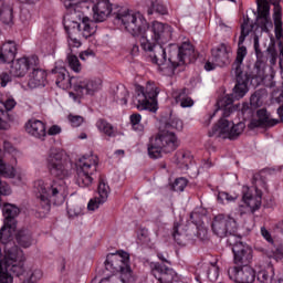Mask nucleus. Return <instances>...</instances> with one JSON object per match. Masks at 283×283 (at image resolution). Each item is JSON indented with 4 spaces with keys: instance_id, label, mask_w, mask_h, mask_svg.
Listing matches in <instances>:
<instances>
[{
    "instance_id": "51",
    "label": "nucleus",
    "mask_w": 283,
    "mask_h": 283,
    "mask_svg": "<svg viewBox=\"0 0 283 283\" xmlns=\"http://www.w3.org/2000/svg\"><path fill=\"white\" fill-rule=\"evenodd\" d=\"M172 238L179 244V247H185V241L182 240L185 235L178 233V227H174Z\"/></svg>"
},
{
    "instance_id": "12",
    "label": "nucleus",
    "mask_w": 283,
    "mask_h": 283,
    "mask_svg": "<svg viewBox=\"0 0 283 283\" xmlns=\"http://www.w3.org/2000/svg\"><path fill=\"white\" fill-rule=\"evenodd\" d=\"M212 231L218 238H228V244L240 240L238 235V221L231 214H218L212 221Z\"/></svg>"
},
{
    "instance_id": "32",
    "label": "nucleus",
    "mask_w": 283,
    "mask_h": 283,
    "mask_svg": "<svg viewBox=\"0 0 283 283\" xmlns=\"http://www.w3.org/2000/svg\"><path fill=\"white\" fill-rule=\"evenodd\" d=\"M96 127L101 134H104L108 138H116L118 134L114 125L102 118L96 122Z\"/></svg>"
},
{
    "instance_id": "8",
    "label": "nucleus",
    "mask_w": 283,
    "mask_h": 283,
    "mask_svg": "<svg viewBox=\"0 0 283 283\" xmlns=\"http://www.w3.org/2000/svg\"><path fill=\"white\" fill-rule=\"evenodd\" d=\"M117 23L123 30L133 36L143 39L147 30V19L140 12H135L129 9H120L115 17Z\"/></svg>"
},
{
    "instance_id": "31",
    "label": "nucleus",
    "mask_w": 283,
    "mask_h": 283,
    "mask_svg": "<svg viewBox=\"0 0 283 283\" xmlns=\"http://www.w3.org/2000/svg\"><path fill=\"white\" fill-rule=\"evenodd\" d=\"M233 98L238 97H235V95H233L232 93V95H226L222 99L218 102L219 109L223 112V118L231 116V113L233 112Z\"/></svg>"
},
{
    "instance_id": "58",
    "label": "nucleus",
    "mask_w": 283,
    "mask_h": 283,
    "mask_svg": "<svg viewBox=\"0 0 283 283\" xmlns=\"http://www.w3.org/2000/svg\"><path fill=\"white\" fill-rule=\"evenodd\" d=\"M88 56H94V52L93 51H84L80 54V59L82 61H85L86 59H88Z\"/></svg>"
},
{
    "instance_id": "4",
    "label": "nucleus",
    "mask_w": 283,
    "mask_h": 283,
    "mask_svg": "<svg viewBox=\"0 0 283 283\" xmlns=\"http://www.w3.org/2000/svg\"><path fill=\"white\" fill-rule=\"evenodd\" d=\"M174 29L171 25L154 21L150 25L147 22V29L143 39H140L142 49L149 52V59L155 65L167 63V48L163 46L171 41Z\"/></svg>"
},
{
    "instance_id": "10",
    "label": "nucleus",
    "mask_w": 283,
    "mask_h": 283,
    "mask_svg": "<svg viewBox=\"0 0 283 283\" xmlns=\"http://www.w3.org/2000/svg\"><path fill=\"white\" fill-rule=\"evenodd\" d=\"M98 169V156L91 154L82 156L76 164V185L85 188L94 182V176Z\"/></svg>"
},
{
    "instance_id": "36",
    "label": "nucleus",
    "mask_w": 283,
    "mask_h": 283,
    "mask_svg": "<svg viewBox=\"0 0 283 283\" xmlns=\"http://www.w3.org/2000/svg\"><path fill=\"white\" fill-rule=\"evenodd\" d=\"M146 6L149 7L148 14H154V12L157 14H167V7L158 0H146Z\"/></svg>"
},
{
    "instance_id": "3",
    "label": "nucleus",
    "mask_w": 283,
    "mask_h": 283,
    "mask_svg": "<svg viewBox=\"0 0 283 283\" xmlns=\"http://www.w3.org/2000/svg\"><path fill=\"white\" fill-rule=\"evenodd\" d=\"M67 12L64 15L63 25L67 34L69 48H81V36L90 39L96 34V22L88 19L78 8H90V0H61Z\"/></svg>"
},
{
    "instance_id": "60",
    "label": "nucleus",
    "mask_w": 283,
    "mask_h": 283,
    "mask_svg": "<svg viewBox=\"0 0 283 283\" xmlns=\"http://www.w3.org/2000/svg\"><path fill=\"white\" fill-rule=\"evenodd\" d=\"M138 52H140V48L137 44H134L130 50L132 56H138Z\"/></svg>"
},
{
    "instance_id": "57",
    "label": "nucleus",
    "mask_w": 283,
    "mask_h": 283,
    "mask_svg": "<svg viewBox=\"0 0 283 283\" xmlns=\"http://www.w3.org/2000/svg\"><path fill=\"white\" fill-rule=\"evenodd\" d=\"M170 127H172V129H177V132H181L184 124L180 119L175 118L171 120Z\"/></svg>"
},
{
    "instance_id": "33",
    "label": "nucleus",
    "mask_w": 283,
    "mask_h": 283,
    "mask_svg": "<svg viewBox=\"0 0 283 283\" xmlns=\"http://www.w3.org/2000/svg\"><path fill=\"white\" fill-rule=\"evenodd\" d=\"M172 98H175L176 103L180 104V107H193V99L187 96V88L175 91Z\"/></svg>"
},
{
    "instance_id": "54",
    "label": "nucleus",
    "mask_w": 283,
    "mask_h": 283,
    "mask_svg": "<svg viewBox=\"0 0 283 283\" xmlns=\"http://www.w3.org/2000/svg\"><path fill=\"white\" fill-rule=\"evenodd\" d=\"M261 235L262 238H264V240H266V242L273 244V237L271 235V232L266 228H261Z\"/></svg>"
},
{
    "instance_id": "43",
    "label": "nucleus",
    "mask_w": 283,
    "mask_h": 283,
    "mask_svg": "<svg viewBox=\"0 0 283 283\" xmlns=\"http://www.w3.org/2000/svg\"><path fill=\"white\" fill-rule=\"evenodd\" d=\"M67 120L71 127H81L85 123V118L80 115L69 114Z\"/></svg>"
},
{
    "instance_id": "59",
    "label": "nucleus",
    "mask_w": 283,
    "mask_h": 283,
    "mask_svg": "<svg viewBox=\"0 0 283 283\" xmlns=\"http://www.w3.org/2000/svg\"><path fill=\"white\" fill-rule=\"evenodd\" d=\"M270 56H277V50H275V44H272L268 48Z\"/></svg>"
},
{
    "instance_id": "16",
    "label": "nucleus",
    "mask_w": 283,
    "mask_h": 283,
    "mask_svg": "<svg viewBox=\"0 0 283 283\" xmlns=\"http://www.w3.org/2000/svg\"><path fill=\"white\" fill-rule=\"evenodd\" d=\"M228 276L235 283H253L255 282L256 272L249 264L232 265L228 269Z\"/></svg>"
},
{
    "instance_id": "25",
    "label": "nucleus",
    "mask_w": 283,
    "mask_h": 283,
    "mask_svg": "<svg viewBox=\"0 0 283 283\" xmlns=\"http://www.w3.org/2000/svg\"><path fill=\"white\" fill-rule=\"evenodd\" d=\"M46 82L48 71L39 67V65L31 67V71H29V87H31L32 90H34L35 87H45Z\"/></svg>"
},
{
    "instance_id": "26",
    "label": "nucleus",
    "mask_w": 283,
    "mask_h": 283,
    "mask_svg": "<svg viewBox=\"0 0 283 283\" xmlns=\"http://www.w3.org/2000/svg\"><path fill=\"white\" fill-rule=\"evenodd\" d=\"M92 10L94 21L103 23V21L112 14V4L109 0H97V2L93 4Z\"/></svg>"
},
{
    "instance_id": "15",
    "label": "nucleus",
    "mask_w": 283,
    "mask_h": 283,
    "mask_svg": "<svg viewBox=\"0 0 283 283\" xmlns=\"http://www.w3.org/2000/svg\"><path fill=\"white\" fill-rule=\"evenodd\" d=\"M247 126L244 123L240 122L237 125L233 122H229L224 118H221L218 124L209 132L210 137L216 138H229V140H235Z\"/></svg>"
},
{
    "instance_id": "29",
    "label": "nucleus",
    "mask_w": 283,
    "mask_h": 283,
    "mask_svg": "<svg viewBox=\"0 0 283 283\" xmlns=\"http://www.w3.org/2000/svg\"><path fill=\"white\" fill-rule=\"evenodd\" d=\"M17 56V43L8 41L0 48V63H12Z\"/></svg>"
},
{
    "instance_id": "61",
    "label": "nucleus",
    "mask_w": 283,
    "mask_h": 283,
    "mask_svg": "<svg viewBox=\"0 0 283 283\" xmlns=\"http://www.w3.org/2000/svg\"><path fill=\"white\" fill-rule=\"evenodd\" d=\"M254 50L256 54H260V39L254 36Z\"/></svg>"
},
{
    "instance_id": "38",
    "label": "nucleus",
    "mask_w": 283,
    "mask_h": 283,
    "mask_svg": "<svg viewBox=\"0 0 283 283\" xmlns=\"http://www.w3.org/2000/svg\"><path fill=\"white\" fill-rule=\"evenodd\" d=\"M190 231L188 235H189V240H196V238L198 240H207V228L205 226H193L192 228H190Z\"/></svg>"
},
{
    "instance_id": "63",
    "label": "nucleus",
    "mask_w": 283,
    "mask_h": 283,
    "mask_svg": "<svg viewBox=\"0 0 283 283\" xmlns=\"http://www.w3.org/2000/svg\"><path fill=\"white\" fill-rule=\"evenodd\" d=\"M270 63L271 65H275L277 63V56H271Z\"/></svg>"
},
{
    "instance_id": "35",
    "label": "nucleus",
    "mask_w": 283,
    "mask_h": 283,
    "mask_svg": "<svg viewBox=\"0 0 283 283\" xmlns=\"http://www.w3.org/2000/svg\"><path fill=\"white\" fill-rule=\"evenodd\" d=\"M0 19L6 25H10L13 19V8L11 4L3 3L0 7Z\"/></svg>"
},
{
    "instance_id": "9",
    "label": "nucleus",
    "mask_w": 283,
    "mask_h": 283,
    "mask_svg": "<svg viewBox=\"0 0 283 283\" xmlns=\"http://www.w3.org/2000/svg\"><path fill=\"white\" fill-rule=\"evenodd\" d=\"M105 269L113 275L119 273L118 280L120 283L134 282L132 268H129V253L125 251L108 254L105 261Z\"/></svg>"
},
{
    "instance_id": "1",
    "label": "nucleus",
    "mask_w": 283,
    "mask_h": 283,
    "mask_svg": "<svg viewBox=\"0 0 283 283\" xmlns=\"http://www.w3.org/2000/svg\"><path fill=\"white\" fill-rule=\"evenodd\" d=\"M46 169L54 180L34 182L35 205L43 211H49L52 205H63L67 198L65 180L72 176V161L65 157L63 150L52 148L45 158Z\"/></svg>"
},
{
    "instance_id": "44",
    "label": "nucleus",
    "mask_w": 283,
    "mask_h": 283,
    "mask_svg": "<svg viewBox=\"0 0 283 283\" xmlns=\"http://www.w3.org/2000/svg\"><path fill=\"white\" fill-rule=\"evenodd\" d=\"M268 76H265L263 69L256 66L255 74L252 77V82L254 81L256 85H262L264 81H266Z\"/></svg>"
},
{
    "instance_id": "19",
    "label": "nucleus",
    "mask_w": 283,
    "mask_h": 283,
    "mask_svg": "<svg viewBox=\"0 0 283 283\" xmlns=\"http://www.w3.org/2000/svg\"><path fill=\"white\" fill-rule=\"evenodd\" d=\"M229 63V51L227 45L221 44L220 46L212 49V59L205 64V70L211 72L214 67H224Z\"/></svg>"
},
{
    "instance_id": "21",
    "label": "nucleus",
    "mask_w": 283,
    "mask_h": 283,
    "mask_svg": "<svg viewBox=\"0 0 283 283\" xmlns=\"http://www.w3.org/2000/svg\"><path fill=\"white\" fill-rule=\"evenodd\" d=\"M150 271L160 283H174L179 282L176 279V272L169 268L160 265V263L151 262L150 263Z\"/></svg>"
},
{
    "instance_id": "6",
    "label": "nucleus",
    "mask_w": 283,
    "mask_h": 283,
    "mask_svg": "<svg viewBox=\"0 0 283 283\" xmlns=\"http://www.w3.org/2000/svg\"><path fill=\"white\" fill-rule=\"evenodd\" d=\"M271 4L274 6V25L276 39H282V7H280V0H256L258 17L256 25L261 28L263 32H266L273 23L271 22Z\"/></svg>"
},
{
    "instance_id": "41",
    "label": "nucleus",
    "mask_w": 283,
    "mask_h": 283,
    "mask_svg": "<svg viewBox=\"0 0 283 283\" xmlns=\"http://www.w3.org/2000/svg\"><path fill=\"white\" fill-rule=\"evenodd\" d=\"M66 59H67L69 66L73 72L78 74V72L83 70V66L81 65V61H78V56L74 54H69Z\"/></svg>"
},
{
    "instance_id": "55",
    "label": "nucleus",
    "mask_w": 283,
    "mask_h": 283,
    "mask_svg": "<svg viewBox=\"0 0 283 283\" xmlns=\"http://www.w3.org/2000/svg\"><path fill=\"white\" fill-rule=\"evenodd\" d=\"M10 81H12V77L8 73L0 74V85L1 87H6Z\"/></svg>"
},
{
    "instance_id": "40",
    "label": "nucleus",
    "mask_w": 283,
    "mask_h": 283,
    "mask_svg": "<svg viewBox=\"0 0 283 283\" xmlns=\"http://www.w3.org/2000/svg\"><path fill=\"white\" fill-rule=\"evenodd\" d=\"M129 120L134 132H138L139 134L144 132L145 126L140 124V122L143 120V116L140 114L130 115Z\"/></svg>"
},
{
    "instance_id": "20",
    "label": "nucleus",
    "mask_w": 283,
    "mask_h": 283,
    "mask_svg": "<svg viewBox=\"0 0 283 283\" xmlns=\"http://www.w3.org/2000/svg\"><path fill=\"white\" fill-rule=\"evenodd\" d=\"M232 72H234V75L237 76V84L233 87V96L238 101L244 98L247 92H249L248 80L242 78V62L235 60L232 64Z\"/></svg>"
},
{
    "instance_id": "46",
    "label": "nucleus",
    "mask_w": 283,
    "mask_h": 283,
    "mask_svg": "<svg viewBox=\"0 0 283 283\" xmlns=\"http://www.w3.org/2000/svg\"><path fill=\"white\" fill-rule=\"evenodd\" d=\"M188 182L189 181H187V179L184 177L177 178L172 184L174 191H185Z\"/></svg>"
},
{
    "instance_id": "14",
    "label": "nucleus",
    "mask_w": 283,
    "mask_h": 283,
    "mask_svg": "<svg viewBox=\"0 0 283 283\" xmlns=\"http://www.w3.org/2000/svg\"><path fill=\"white\" fill-rule=\"evenodd\" d=\"M103 88V80L94 77L91 80L77 77L73 84V92L69 93L70 98L78 101L83 96H94L96 92Z\"/></svg>"
},
{
    "instance_id": "48",
    "label": "nucleus",
    "mask_w": 283,
    "mask_h": 283,
    "mask_svg": "<svg viewBox=\"0 0 283 283\" xmlns=\"http://www.w3.org/2000/svg\"><path fill=\"white\" fill-rule=\"evenodd\" d=\"M247 46L243 45V43L240 44L239 42V48L237 50V59L238 63H243L245 56H247Z\"/></svg>"
},
{
    "instance_id": "42",
    "label": "nucleus",
    "mask_w": 283,
    "mask_h": 283,
    "mask_svg": "<svg viewBox=\"0 0 283 283\" xmlns=\"http://www.w3.org/2000/svg\"><path fill=\"white\" fill-rule=\"evenodd\" d=\"M217 200L221 205H229L238 200V195H230L229 192L220 191L218 193Z\"/></svg>"
},
{
    "instance_id": "18",
    "label": "nucleus",
    "mask_w": 283,
    "mask_h": 283,
    "mask_svg": "<svg viewBox=\"0 0 283 283\" xmlns=\"http://www.w3.org/2000/svg\"><path fill=\"white\" fill-rule=\"evenodd\" d=\"M241 240V239H240ZM240 240H234L230 247H232V253L234 255L235 264H249L253 260V249L248 244L242 243Z\"/></svg>"
},
{
    "instance_id": "28",
    "label": "nucleus",
    "mask_w": 283,
    "mask_h": 283,
    "mask_svg": "<svg viewBox=\"0 0 283 283\" xmlns=\"http://www.w3.org/2000/svg\"><path fill=\"white\" fill-rule=\"evenodd\" d=\"M14 107H17V101L12 97H9L6 102H0V129H10L8 112H12Z\"/></svg>"
},
{
    "instance_id": "52",
    "label": "nucleus",
    "mask_w": 283,
    "mask_h": 283,
    "mask_svg": "<svg viewBox=\"0 0 283 283\" xmlns=\"http://www.w3.org/2000/svg\"><path fill=\"white\" fill-rule=\"evenodd\" d=\"M269 258H273L274 260L280 261L283 260V251L280 248H275L272 252H270Z\"/></svg>"
},
{
    "instance_id": "50",
    "label": "nucleus",
    "mask_w": 283,
    "mask_h": 283,
    "mask_svg": "<svg viewBox=\"0 0 283 283\" xmlns=\"http://www.w3.org/2000/svg\"><path fill=\"white\" fill-rule=\"evenodd\" d=\"M250 105L252 109H258V107L262 106V97H260L259 93H254L253 95H251Z\"/></svg>"
},
{
    "instance_id": "11",
    "label": "nucleus",
    "mask_w": 283,
    "mask_h": 283,
    "mask_svg": "<svg viewBox=\"0 0 283 283\" xmlns=\"http://www.w3.org/2000/svg\"><path fill=\"white\" fill-rule=\"evenodd\" d=\"M253 188H244L242 200L251 211H258L262 207V189L268 191L269 186L266 185V178L264 177V171L255 174L253 177Z\"/></svg>"
},
{
    "instance_id": "62",
    "label": "nucleus",
    "mask_w": 283,
    "mask_h": 283,
    "mask_svg": "<svg viewBox=\"0 0 283 283\" xmlns=\"http://www.w3.org/2000/svg\"><path fill=\"white\" fill-rule=\"evenodd\" d=\"M275 229H277L282 235H283V220L282 221H279L276 224H275Z\"/></svg>"
},
{
    "instance_id": "39",
    "label": "nucleus",
    "mask_w": 283,
    "mask_h": 283,
    "mask_svg": "<svg viewBox=\"0 0 283 283\" xmlns=\"http://www.w3.org/2000/svg\"><path fill=\"white\" fill-rule=\"evenodd\" d=\"M253 32V22L249 19H245L241 24V35L239 36V43H244L247 36Z\"/></svg>"
},
{
    "instance_id": "45",
    "label": "nucleus",
    "mask_w": 283,
    "mask_h": 283,
    "mask_svg": "<svg viewBox=\"0 0 283 283\" xmlns=\"http://www.w3.org/2000/svg\"><path fill=\"white\" fill-rule=\"evenodd\" d=\"M176 157H177L178 165H187L191 160L189 153H187L185 150L177 151Z\"/></svg>"
},
{
    "instance_id": "27",
    "label": "nucleus",
    "mask_w": 283,
    "mask_h": 283,
    "mask_svg": "<svg viewBox=\"0 0 283 283\" xmlns=\"http://www.w3.org/2000/svg\"><path fill=\"white\" fill-rule=\"evenodd\" d=\"M256 116L258 119H251L249 124L250 129H255L258 127H274V125H277V123H280V120L277 119H271V116L265 108L259 109L256 112Z\"/></svg>"
},
{
    "instance_id": "17",
    "label": "nucleus",
    "mask_w": 283,
    "mask_h": 283,
    "mask_svg": "<svg viewBox=\"0 0 283 283\" xmlns=\"http://www.w3.org/2000/svg\"><path fill=\"white\" fill-rule=\"evenodd\" d=\"M39 65V56L31 55V56H23L15 61H12L10 74L11 76H15L21 78L31 72L32 67Z\"/></svg>"
},
{
    "instance_id": "30",
    "label": "nucleus",
    "mask_w": 283,
    "mask_h": 283,
    "mask_svg": "<svg viewBox=\"0 0 283 283\" xmlns=\"http://www.w3.org/2000/svg\"><path fill=\"white\" fill-rule=\"evenodd\" d=\"M256 280L260 283H283V279L275 282V269L273 265H268L266 268L261 269L256 273Z\"/></svg>"
},
{
    "instance_id": "37",
    "label": "nucleus",
    "mask_w": 283,
    "mask_h": 283,
    "mask_svg": "<svg viewBox=\"0 0 283 283\" xmlns=\"http://www.w3.org/2000/svg\"><path fill=\"white\" fill-rule=\"evenodd\" d=\"M17 170L14 166L7 164L3 158H1V150H0V176L3 178H14Z\"/></svg>"
},
{
    "instance_id": "23",
    "label": "nucleus",
    "mask_w": 283,
    "mask_h": 283,
    "mask_svg": "<svg viewBox=\"0 0 283 283\" xmlns=\"http://www.w3.org/2000/svg\"><path fill=\"white\" fill-rule=\"evenodd\" d=\"M25 132L29 136H33V138H38V140H45V136H48V128L45 123L40 119H29L25 124Z\"/></svg>"
},
{
    "instance_id": "64",
    "label": "nucleus",
    "mask_w": 283,
    "mask_h": 283,
    "mask_svg": "<svg viewBox=\"0 0 283 283\" xmlns=\"http://www.w3.org/2000/svg\"><path fill=\"white\" fill-rule=\"evenodd\" d=\"M119 105H127V97L119 99Z\"/></svg>"
},
{
    "instance_id": "47",
    "label": "nucleus",
    "mask_w": 283,
    "mask_h": 283,
    "mask_svg": "<svg viewBox=\"0 0 283 283\" xmlns=\"http://www.w3.org/2000/svg\"><path fill=\"white\" fill-rule=\"evenodd\" d=\"M218 277H220V269H218L216 265H212L208 270V280L210 282H218Z\"/></svg>"
},
{
    "instance_id": "24",
    "label": "nucleus",
    "mask_w": 283,
    "mask_h": 283,
    "mask_svg": "<svg viewBox=\"0 0 283 283\" xmlns=\"http://www.w3.org/2000/svg\"><path fill=\"white\" fill-rule=\"evenodd\" d=\"M52 74L55 75V85L61 90H70L72 87L74 90V83H76V78L78 77H71L67 76V70L63 66L59 67L55 66L52 70Z\"/></svg>"
},
{
    "instance_id": "5",
    "label": "nucleus",
    "mask_w": 283,
    "mask_h": 283,
    "mask_svg": "<svg viewBox=\"0 0 283 283\" xmlns=\"http://www.w3.org/2000/svg\"><path fill=\"white\" fill-rule=\"evenodd\" d=\"M196 59V50L189 42H184L181 46L178 44H169L166 50V62L157 64L161 72H165L167 76H174L176 67L185 65V63H191Z\"/></svg>"
},
{
    "instance_id": "34",
    "label": "nucleus",
    "mask_w": 283,
    "mask_h": 283,
    "mask_svg": "<svg viewBox=\"0 0 283 283\" xmlns=\"http://www.w3.org/2000/svg\"><path fill=\"white\" fill-rule=\"evenodd\" d=\"M17 242L20 244V247H23V249L32 247V243L34 242L32 232H30L28 229L19 230L17 233Z\"/></svg>"
},
{
    "instance_id": "56",
    "label": "nucleus",
    "mask_w": 283,
    "mask_h": 283,
    "mask_svg": "<svg viewBox=\"0 0 283 283\" xmlns=\"http://www.w3.org/2000/svg\"><path fill=\"white\" fill-rule=\"evenodd\" d=\"M61 132H62L61 126H59V125H53V126H51V127L48 129L46 134H48L49 136H59V134H61Z\"/></svg>"
},
{
    "instance_id": "13",
    "label": "nucleus",
    "mask_w": 283,
    "mask_h": 283,
    "mask_svg": "<svg viewBox=\"0 0 283 283\" xmlns=\"http://www.w3.org/2000/svg\"><path fill=\"white\" fill-rule=\"evenodd\" d=\"M158 94L160 88L154 82H148L146 87L139 86L135 96L136 107L139 112L148 109V112L158 111Z\"/></svg>"
},
{
    "instance_id": "7",
    "label": "nucleus",
    "mask_w": 283,
    "mask_h": 283,
    "mask_svg": "<svg viewBox=\"0 0 283 283\" xmlns=\"http://www.w3.org/2000/svg\"><path fill=\"white\" fill-rule=\"evenodd\" d=\"M180 147V139L174 132L163 130L149 139L147 151L154 160L163 158V154H171Z\"/></svg>"
},
{
    "instance_id": "49",
    "label": "nucleus",
    "mask_w": 283,
    "mask_h": 283,
    "mask_svg": "<svg viewBox=\"0 0 283 283\" xmlns=\"http://www.w3.org/2000/svg\"><path fill=\"white\" fill-rule=\"evenodd\" d=\"M137 238L143 244H148V242H151V240L149 239V230L145 228L139 230Z\"/></svg>"
},
{
    "instance_id": "22",
    "label": "nucleus",
    "mask_w": 283,
    "mask_h": 283,
    "mask_svg": "<svg viewBox=\"0 0 283 283\" xmlns=\"http://www.w3.org/2000/svg\"><path fill=\"white\" fill-rule=\"evenodd\" d=\"M97 192L98 197L91 199L87 203L88 211H96V209H98L101 205H105L107 198H109V185H107L104 179H99Z\"/></svg>"
},
{
    "instance_id": "53",
    "label": "nucleus",
    "mask_w": 283,
    "mask_h": 283,
    "mask_svg": "<svg viewBox=\"0 0 283 283\" xmlns=\"http://www.w3.org/2000/svg\"><path fill=\"white\" fill-rule=\"evenodd\" d=\"M12 193V190L10 189V186L6 181H0V196H10Z\"/></svg>"
},
{
    "instance_id": "2",
    "label": "nucleus",
    "mask_w": 283,
    "mask_h": 283,
    "mask_svg": "<svg viewBox=\"0 0 283 283\" xmlns=\"http://www.w3.org/2000/svg\"><path fill=\"white\" fill-rule=\"evenodd\" d=\"M19 207L12 203H4L2 213L4 224L0 230V240H10L11 235L17 231V216L20 213ZM25 273V254L19 247L7 242L0 244V283H12L14 279Z\"/></svg>"
}]
</instances>
